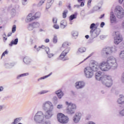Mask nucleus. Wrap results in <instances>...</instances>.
<instances>
[{
    "label": "nucleus",
    "mask_w": 124,
    "mask_h": 124,
    "mask_svg": "<svg viewBox=\"0 0 124 124\" xmlns=\"http://www.w3.org/2000/svg\"><path fill=\"white\" fill-rule=\"evenodd\" d=\"M90 33L91 34V36H92V38H95V37H96V36H97L96 33L93 31V29H91Z\"/></svg>",
    "instance_id": "26"
},
{
    "label": "nucleus",
    "mask_w": 124,
    "mask_h": 124,
    "mask_svg": "<svg viewBox=\"0 0 124 124\" xmlns=\"http://www.w3.org/2000/svg\"><path fill=\"white\" fill-rule=\"evenodd\" d=\"M90 57V56H89L88 57L86 58V59H85L83 61H82L81 62H80L79 64H81V63H83V62H85V61H86L87 60H88V59H89V58Z\"/></svg>",
    "instance_id": "53"
},
{
    "label": "nucleus",
    "mask_w": 124,
    "mask_h": 124,
    "mask_svg": "<svg viewBox=\"0 0 124 124\" xmlns=\"http://www.w3.org/2000/svg\"><path fill=\"white\" fill-rule=\"evenodd\" d=\"M11 35H12V32H9V33H8L7 36H8V37H9V36H11Z\"/></svg>",
    "instance_id": "60"
},
{
    "label": "nucleus",
    "mask_w": 124,
    "mask_h": 124,
    "mask_svg": "<svg viewBox=\"0 0 124 124\" xmlns=\"http://www.w3.org/2000/svg\"><path fill=\"white\" fill-rule=\"evenodd\" d=\"M119 97L120 98L117 100V103H118V104H121V105L124 104V95L120 94Z\"/></svg>",
    "instance_id": "18"
},
{
    "label": "nucleus",
    "mask_w": 124,
    "mask_h": 124,
    "mask_svg": "<svg viewBox=\"0 0 124 124\" xmlns=\"http://www.w3.org/2000/svg\"><path fill=\"white\" fill-rule=\"evenodd\" d=\"M122 81L123 83H124V72L123 73L122 76Z\"/></svg>",
    "instance_id": "52"
},
{
    "label": "nucleus",
    "mask_w": 124,
    "mask_h": 124,
    "mask_svg": "<svg viewBox=\"0 0 124 124\" xmlns=\"http://www.w3.org/2000/svg\"><path fill=\"white\" fill-rule=\"evenodd\" d=\"M53 43H57L58 42V37L57 36V35H54V37L53 39Z\"/></svg>",
    "instance_id": "35"
},
{
    "label": "nucleus",
    "mask_w": 124,
    "mask_h": 124,
    "mask_svg": "<svg viewBox=\"0 0 124 124\" xmlns=\"http://www.w3.org/2000/svg\"><path fill=\"white\" fill-rule=\"evenodd\" d=\"M89 37V36L88 35H85V38H86V39H88Z\"/></svg>",
    "instance_id": "64"
},
{
    "label": "nucleus",
    "mask_w": 124,
    "mask_h": 124,
    "mask_svg": "<svg viewBox=\"0 0 124 124\" xmlns=\"http://www.w3.org/2000/svg\"><path fill=\"white\" fill-rule=\"evenodd\" d=\"M69 51H70V48L67 47L64 51L62 52L59 57V59L60 60H62V61H67V60H69L68 59L64 58V57L67 55V53H69Z\"/></svg>",
    "instance_id": "12"
},
{
    "label": "nucleus",
    "mask_w": 124,
    "mask_h": 124,
    "mask_svg": "<svg viewBox=\"0 0 124 124\" xmlns=\"http://www.w3.org/2000/svg\"><path fill=\"white\" fill-rule=\"evenodd\" d=\"M16 63L15 62H12L10 64H5V66L7 67V68H10L11 67H13V66H14Z\"/></svg>",
    "instance_id": "29"
},
{
    "label": "nucleus",
    "mask_w": 124,
    "mask_h": 124,
    "mask_svg": "<svg viewBox=\"0 0 124 124\" xmlns=\"http://www.w3.org/2000/svg\"><path fill=\"white\" fill-rule=\"evenodd\" d=\"M68 42H66L62 44V47H63V48H66L67 47H68Z\"/></svg>",
    "instance_id": "39"
},
{
    "label": "nucleus",
    "mask_w": 124,
    "mask_h": 124,
    "mask_svg": "<svg viewBox=\"0 0 124 124\" xmlns=\"http://www.w3.org/2000/svg\"><path fill=\"white\" fill-rule=\"evenodd\" d=\"M12 31L13 33L15 32L16 31V25H13L12 29Z\"/></svg>",
    "instance_id": "43"
},
{
    "label": "nucleus",
    "mask_w": 124,
    "mask_h": 124,
    "mask_svg": "<svg viewBox=\"0 0 124 124\" xmlns=\"http://www.w3.org/2000/svg\"><path fill=\"white\" fill-rule=\"evenodd\" d=\"M33 20H35V18L34 17V16H32V15L31 14H29L27 16L25 21L26 22H27V23H29V22H32Z\"/></svg>",
    "instance_id": "17"
},
{
    "label": "nucleus",
    "mask_w": 124,
    "mask_h": 124,
    "mask_svg": "<svg viewBox=\"0 0 124 124\" xmlns=\"http://www.w3.org/2000/svg\"><path fill=\"white\" fill-rule=\"evenodd\" d=\"M11 15L13 17H14L16 15V10L15 9H12L11 10Z\"/></svg>",
    "instance_id": "36"
},
{
    "label": "nucleus",
    "mask_w": 124,
    "mask_h": 124,
    "mask_svg": "<svg viewBox=\"0 0 124 124\" xmlns=\"http://www.w3.org/2000/svg\"><path fill=\"white\" fill-rule=\"evenodd\" d=\"M58 122L61 124H67L68 123V117L62 113H58L57 115Z\"/></svg>",
    "instance_id": "8"
},
{
    "label": "nucleus",
    "mask_w": 124,
    "mask_h": 124,
    "mask_svg": "<svg viewBox=\"0 0 124 124\" xmlns=\"http://www.w3.org/2000/svg\"><path fill=\"white\" fill-rule=\"evenodd\" d=\"M58 5L59 6H62V1H60L59 2Z\"/></svg>",
    "instance_id": "55"
},
{
    "label": "nucleus",
    "mask_w": 124,
    "mask_h": 124,
    "mask_svg": "<svg viewBox=\"0 0 124 124\" xmlns=\"http://www.w3.org/2000/svg\"><path fill=\"white\" fill-rule=\"evenodd\" d=\"M84 73L85 77L89 79L93 78V77L94 75V73L88 67H86L84 68Z\"/></svg>",
    "instance_id": "9"
},
{
    "label": "nucleus",
    "mask_w": 124,
    "mask_h": 124,
    "mask_svg": "<svg viewBox=\"0 0 124 124\" xmlns=\"http://www.w3.org/2000/svg\"><path fill=\"white\" fill-rule=\"evenodd\" d=\"M3 87L0 86V92H2V91H3Z\"/></svg>",
    "instance_id": "61"
},
{
    "label": "nucleus",
    "mask_w": 124,
    "mask_h": 124,
    "mask_svg": "<svg viewBox=\"0 0 124 124\" xmlns=\"http://www.w3.org/2000/svg\"><path fill=\"white\" fill-rule=\"evenodd\" d=\"M53 100H54V101H57L58 100V97L54 96L53 97Z\"/></svg>",
    "instance_id": "58"
},
{
    "label": "nucleus",
    "mask_w": 124,
    "mask_h": 124,
    "mask_svg": "<svg viewBox=\"0 0 124 124\" xmlns=\"http://www.w3.org/2000/svg\"><path fill=\"white\" fill-rule=\"evenodd\" d=\"M29 75V73H26L24 74H22L21 75H19V76H17V78L19 79L20 77H24L25 76H28Z\"/></svg>",
    "instance_id": "32"
},
{
    "label": "nucleus",
    "mask_w": 124,
    "mask_h": 124,
    "mask_svg": "<svg viewBox=\"0 0 124 124\" xmlns=\"http://www.w3.org/2000/svg\"><path fill=\"white\" fill-rule=\"evenodd\" d=\"M75 87L76 89L79 90L80 89H83L85 87V82L83 81H79L75 83Z\"/></svg>",
    "instance_id": "16"
},
{
    "label": "nucleus",
    "mask_w": 124,
    "mask_h": 124,
    "mask_svg": "<svg viewBox=\"0 0 124 124\" xmlns=\"http://www.w3.org/2000/svg\"><path fill=\"white\" fill-rule=\"evenodd\" d=\"M54 0H48V2H49L50 3H51V4L54 2Z\"/></svg>",
    "instance_id": "57"
},
{
    "label": "nucleus",
    "mask_w": 124,
    "mask_h": 124,
    "mask_svg": "<svg viewBox=\"0 0 124 124\" xmlns=\"http://www.w3.org/2000/svg\"><path fill=\"white\" fill-rule=\"evenodd\" d=\"M77 18V13H75V14L72 15L69 17L70 21H72V20L74 19H76Z\"/></svg>",
    "instance_id": "28"
},
{
    "label": "nucleus",
    "mask_w": 124,
    "mask_h": 124,
    "mask_svg": "<svg viewBox=\"0 0 124 124\" xmlns=\"http://www.w3.org/2000/svg\"><path fill=\"white\" fill-rule=\"evenodd\" d=\"M41 16V14L40 12H37L35 13L34 16H33V17H34L35 19H38V18H40V16Z\"/></svg>",
    "instance_id": "30"
},
{
    "label": "nucleus",
    "mask_w": 124,
    "mask_h": 124,
    "mask_svg": "<svg viewBox=\"0 0 124 124\" xmlns=\"http://www.w3.org/2000/svg\"><path fill=\"white\" fill-rule=\"evenodd\" d=\"M22 3L23 5H26L28 3V1L26 0H22Z\"/></svg>",
    "instance_id": "47"
},
{
    "label": "nucleus",
    "mask_w": 124,
    "mask_h": 124,
    "mask_svg": "<svg viewBox=\"0 0 124 124\" xmlns=\"http://www.w3.org/2000/svg\"><path fill=\"white\" fill-rule=\"evenodd\" d=\"M45 48V46H39L37 48V51L38 52L40 50V49H44Z\"/></svg>",
    "instance_id": "46"
},
{
    "label": "nucleus",
    "mask_w": 124,
    "mask_h": 124,
    "mask_svg": "<svg viewBox=\"0 0 124 124\" xmlns=\"http://www.w3.org/2000/svg\"><path fill=\"white\" fill-rule=\"evenodd\" d=\"M53 27L54 28V29H56V30H59V29H60V27L59 26V25L57 24H55L53 26Z\"/></svg>",
    "instance_id": "49"
},
{
    "label": "nucleus",
    "mask_w": 124,
    "mask_h": 124,
    "mask_svg": "<svg viewBox=\"0 0 124 124\" xmlns=\"http://www.w3.org/2000/svg\"><path fill=\"white\" fill-rule=\"evenodd\" d=\"M99 67L102 71H108L110 68L117 69L118 67L117 59L113 56H110L107 59V61H103L100 63Z\"/></svg>",
    "instance_id": "1"
},
{
    "label": "nucleus",
    "mask_w": 124,
    "mask_h": 124,
    "mask_svg": "<svg viewBox=\"0 0 124 124\" xmlns=\"http://www.w3.org/2000/svg\"><path fill=\"white\" fill-rule=\"evenodd\" d=\"M110 54H112L113 53H116L117 51V47L116 46H114L112 47H110Z\"/></svg>",
    "instance_id": "25"
},
{
    "label": "nucleus",
    "mask_w": 124,
    "mask_h": 124,
    "mask_svg": "<svg viewBox=\"0 0 124 124\" xmlns=\"http://www.w3.org/2000/svg\"><path fill=\"white\" fill-rule=\"evenodd\" d=\"M44 2H45V0H41L39 1L37 6L38 7H40V6H41V5H42Z\"/></svg>",
    "instance_id": "34"
},
{
    "label": "nucleus",
    "mask_w": 124,
    "mask_h": 124,
    "mask_svg": "<svg viewBox=\"0 0 124 124\" xmlns=\"http://www.w3.org/2000/svg\"><path fill=\"white\" fill-rule=\"evenodd\" d=\"M8 54V52H7V50H6L5 51H4L1 55V59H2L3 57H4V56H5V55H7Z\"/></svg>",
    "instance_id": "44"
},
{
    "label": "nucleus",
    "mask_w": 124,
    "mask_h": 124,
    "mask_svg": "<svg viewBox=\"0 0 124 124\" xmlns=\"http://www.w3.org/2000/svg\"><path fill=\"white\" fill-rule=\"evenodd\" d=\"M49 93V91L47 90H43L39 93V94H44L45 93Z\"/></svg>",
    "instance_id": "37"
},
{
    "label": "nucleus",
    "mask_w": 124,
    "mask_h": 124,
    "mask_svg": "<svg viewBox=\"0 0 124 124\" xmlns=\"http://www.w3.org/2000/svg\"><path fill=\"white\" fill-rule=\"evenodd\" d=\"M88 67H89L94 73L98 71L100 67L97 62L92 63V64H91L90 66Z\"/></svg>",
    "instance_id": "13"
},
{
    "label": "nucleus",
    "mask_w": 124,
    "mask_h": 124,
    "mask_svg": "<svg viewBox=\"0 0 124 124\" xmlns=\"http://www.w3.org/2000/svg\"><path fill=\"white\" fill-rule=\"evenodd\" d=\"M44 49L46 53V54H49L50 53V48H49V47H45Z\"/></svg>",
    "instance_id": "42"
},
{
    "label": "nucleus",
    "mask_w": 124,
    "mask_h": 124,
    "mask_svg": "<svg viewBox=\"0 0 124 124\" xmlns=\"http://www.w3.org/2000/svg\"><path fill=\"white\" fill-rule=\"evenodd\" d=\"M80 5H75L74 7H76L77 8H79L80 7Z\"/></svg>",
    "instance_id": "59"
},
{
    "label": "nucleus",
    "mask_w": 124,
    "mask_h": 124,
    "mask_svg": "<svg viewBox=\"0 0 124 124\" xmlns=\"http://www.w3.org/2000/svg\"><path fill=\"white\" fill-rule=\"evenodd\" d=\"M68 12V11L67 10H65L63 13H62V17L64 19H65L66 18V14H67V13Z\"/></svg>",
    "instance_id": "33"
},
{
    "label": "nucleus",
    "mask_w": 124,
    "mask_h": 124,
    "mask_svg": "<svg viewBox=\"0 0 124 124\" xmlns=\"http://www.w3.org/2000/svg\"><path fill=\"white\" fill-rule=\"evenodd\" d=\"M23 62L25 63H26V64H30V62H31V60L30 58L25 57L23 59Z\"/></svg>",
    "instance_id": "22"
},
{
    "label": "nucleus",
    "mask_w": 124,
    "mask_h": 124,
    "mask_svg": "<svg viewBox=\"0 0 124 124\" xmlns=\"http://www.w3.org/2000/svg\"><path fill=\"white\" fill-rule=\"evenodd\" d=\"M22 121V117L17 118L14 119V122L11 124H17Z\"/></svg>",
    "instance_id": "23"
},
{
    "label": "nucleus",
    "mask_w": 124,
    "mask_h": 124,
    "mask_svg": "<svg viewBox=\"0 0 124 124\" xmlns=\"http://www.w3.org/2000/svg\"><path fill=\"white\" fill-rule=\"evenodd\" d=\"M105 14H103L102 15H101V16L99 17L100 19H102V18H103V17H104Z\"/></svg>",
    "instance_id": "62"
},
{
    "label": "nucleus",
    "mask_w": 124,
    "mask_h": 124,
    "mask_svg": "<svg viewBox=\"0 0 124 124\" xmlns=\"http://www.w3.org/2000/svg\"><path fill=\"white\" fill-rule=\"evenodd\" d=\"M82 117V113L80 112H77L73 117V121L75 124H77L80 122Z\"/></svg>",
    "instance_id": "11"
},
{
    "label": "nucleus",
    "mask_w": 124,
    "mask_h": 124,
    "mask_svg": "<svg viewBox=\"0 0 124 124\" xmlns=\"http://www.w3.org/2000/svg\"><path fill=\"white\" fill-rule=\"evenodd\" d=\"M52 5V4L49 2H48L46 3V9H49V8H50L51 7V6Z\"/></svg>",
    "instance_id": "41"
},
{
    "label": "nucleus",
    "mask_w": 124,
    "mask_h": 124,
    "mask_svg": "<svg viewBox=\"0 0 124 124\" xmlns=\"http://www.w3.org/2000/svg\"><path fill=\"white\" fill-rule=\"evenodd\" d=\"M66 26H67V22H66V20H63L61 22L60 27L61 29H65Z\"/></svg>",
    "instance_id": "19"
},
{
    "label": "nucleus",
    "mask_w": 124,
    "mask_h": 124,
    "mask_svg": "<svg viewBox=\"0 0 124 124\" xmlns=\"http://www.w3.org/2000/svg\"><path fill=\"white\" fill-rule=\"evenodd\" d=\"M93 31L95 32L96 34H97V36L98 35H99V33H100V29H96L93 30Z\"/></svg>",
    "instance_id": "38"
},
{
    "label": "nucleus",
    "mask_w": 124,
    "mask_h": 124,
    "mask_svg": "<svg viewBox=\"0 0 124 124\" xmlns=\"http://www.w3.org/2000/svg\"><path fill=\"white\" fill-rule=\"evenodd\" d=\"M47 55H48V58H49V59H51L52 57H54V54L52 53H48L47 54Z\"/></svg>",
    "instance_id": "48"
},
{
    "label": "nucleus",
    "mask_w": 124,
    "mask_h": 124,
    "mask_svg": "<svg viewBox=\"0 0 124 124\" xmlns=\"http://www.w3.org/2000/svg\"><path fill=\"white\" fill-rule=\"evenodd\" d=\"M110 21L111 24H117L118 21L117 20V17L114 15V13L111 12L110 15Z\"/></svg>",
    "instance_id": "15"
},
{
    "label": "nucleus",
    "mask_w": 124,
    "mask_h": 124,
    "mask_svg": "<svg viewBox=\"0 0 124 124\" xmlns=\"http://www.w3.org/2000/svg\"><path fill=\"white\" fill-rule=\"evenodd\" d=\"M55 93L58 96V98L61 99L62 96H63V93L62 91V90H58L55 92Z\"/></svg>",
    "instance_id": "20"
},
{
    "label": "nucleus",
    "mask_w": 124,
    "mask_h": 124,
    "mask_svg": "<svg viewBox=\"0 0 124 124\" xmlns=\"http://www.w3.org/2000/svg\"><path fill=\"white\" fill-rule=\"evenodd\" d=\"M80 5V6L83 7V6H84V5H85V4H84V2H81Z\"/></svg>",
    "instance_id": "63"
},
{
    "label": "nucleus",
    "mask_w": 124,
    "mask_h": 124,
    "mask_svg": "<svg viewBox=\"0 0 124 124\" xmlns=\"http://www.w3.org/2000/svg\"><path fill=\"white\" fill-rule=\"evenodd\" d=\"M52 75V73L49 74V75L47 76H45L44 77H41V78L38 79V81H39L40 80H43L44 79H46V78H48V77H49V76H51Z\"/></svg>",
    "instance_id": "31"
},
{
    "label": "nucleus",
    "mask_w": 124,
    "mask_h": 124,
    "mask_svg": "<svg viewBox=\"0 0 124 124\" xmlns=\"http://www.w3.org/2000/svg\"><path fill=\"white\" fill-rule=\"evenodd\" d=\"M44 113L42 111L37 112L34 117V120L38 124H41L44 122Z\"/></svg>",
    "instance_id": "6"
},
{
    "label": "nucleus",
    "mask_w": 124,
    "mask_h": 124,
    "mask_svg": "<svg viewBox=\"0 0 124 124\" xmlns=\"http://www.w3.org/2000/svg\"><path fill=\"white\" fill-rule=\"evenodd\" d=\"M78 31H73L72 32V35H73L74 38H77V37H78Z\"/></svg>",
    "instance_id": "27"
},
{
    "label": "nucleus",
    "mask_w": 124,
    "mask_h": 124,
    "mask_svg": "<svg viewBox=\"0 0 124 124\" xmlns=\"http://www.w3.org/2000/svg\"><path fill=\"white\" fill-rule=\"evenodd\" d=\"M104 26H105V23H104V22H101V23L100 24L101 28H103V27H104Z\"/></svg>",
    "instance_id": "51"
},
{
    "label": "nucleus",
    "mask_w": 124,
    "mask_h": 124,
    "mask_svg": "<svg viewBox=\"0 0 124 124\" xmlns=\"http://www.w3.org/2000/svg\"><path fill=\"white\" fill-rule=\"evenodd\" d=\"M95 77L96 80L101 81L103 85H104L106 87H108V88H110L113 84V80H112L111 76L107 75L102 76V73L100 71L95 73Z\"/></svg>",
    "instance_id": "2"
},
{
    "label": "nucleus",
    "mask_w": 124,
    "mask_h": 124,
    "mask_svg": "<svg viewBox=\"0 0 124 124\" xmlns=\"http://www.w3.org/2000/svg\"><path fill=\"white\" fill-rule=\"evenodd\" d=\"M94 27H95V24L92 23L90 26V29H91L92 30H93V29Z\"/></svg>",
    "instance_id": "50"
},
{
    "label": "nucleus",
    "mask_w": 124,
    "mask_h": 124,
    "mask_svg": "<svg viewBox=\"0 0 124 124\" xmlns=\"http://www.w3.org/2000/svg\"><path fill=\"white\" fill-rule=\"evenodd\" d=\"M112 35L114 36V43L116 45H119L123 41V36L121 35L119 31H116L113 32Z\"/></svg>",
    "instance_id": "5"
},
{
    "label": "nucleus",
    "mask_w": 124,
    "mask_h": 124,
    "mask_svg": "<svg viewBox=\"0 0 124 124\" xmlns=\"http://www.w3.org/2000/svg\"><path fill=\"white\" fill-rule=\"evenodd\" d=\"M85 52H86V48L84 47H80L78 49L77 52V54L79 55V53H85Z\"/></svg>",
    "instance_id": "21"
},
{
    "label": "nucleus",
    "mask_w": 124,
    "mask_h": 124,
    "mask_svg": "<svg viewBox=\"0 0 124 124\" xmlns=\"http://www.w3.org/2000/svg\"><path fill=\"white\" fill-rule=\"evenodd\" d=\"M57 109H62L63 108V105L59 104L57 106Z\"/></svg>",
    "instance_id": "40"
},
{
    "label": "nucleus",
    "mask_w": 124,
    "mask_h": 124,
    "mask_svg": "<svg viewBox=\"0 0 124 124\" xmlns=\"http://www.w3.org/2000/svg\"><path fill=\"white\" fill-rule=\"evenodd\" d=\"M52 21L53 23H57V18H53L52 19Z\"/></svg>",
    "instance_id": "54"
},
{
    "label": "nucleus",
    "mask_w": 124,
    "mask_h": 124,
    "mask_svg": "<svg viewBox=\"0 0 124 124\" xmlns=\"http://www.w3.org/2000/svg\"><path fill=\"white\" fill-rule=\"evenodd\" d=\"M40 27V23L38 22H34L30 23L27 27L29 31H32L33 29H37Z\"/></svg>",
    "instance_id": "10"
},
{
    "label": "nucleus",
    "mask_w": 124,
    "mask_h": 124,
    "mask_svg": "<svg viewBox=\"0 0 124 124\" xmlns=\"http://www.w3.org/2000/svg\"><path fill=\"white\" fill-rule=\"evenodd\" d=\"M17 44H18V38H16V39L12 40L9 44V46H12L13 45H17Z\"/></svg>",
    "instance_id": "24"
},
{
    "label": "nucleus",
    "mask_w": 124,
    "mask_h": 124,
    "mask_svg": "<svg viewBox=\"0 0 124 124\" xmlns=\"http://www.w3.org/2000/svg\"><path fill=\"white\" fill-rule=\"evenodd\" d=\"M92 0H89L88 1L87 5H88V7L89 8H90L91 7V3H92Z\"/></svg>",
    "instance_id": "45"
},
{
    "label": "nucleus",
    "mask_w": 124,
    "mask_h": 124,
    "mask_svg": "<svg viewBox=\"0 0 124 124\" xmlns=\"http://www.w3.org/2000/svg\"><path fill=\"white\" fill-rule=\"evenodd\" d=\"M50 42V40H49L48 39H46L45 40V42H46V43H48V42Z\"/></svg>",
    "instance_id": "56"
},
{
    "label": "nucleus",
    "mask_w": 124,
    "mask_h": 124,
    "mask_svg": "<svg viewBox=\"0 0 124 124\" xmlns=\"http://www.w3.org/2000/svg\"><path fill=\"white\" fill-rule=\"evenodd\" d=\"M115 16L118 19H122L124 17V10L123 7L117 6L114 10Z\"/></svg>",
    "instance_id": "7"
},
{
    "label": "nucleus",
    "mask_w": 124,
    "mask_h": 124,
    "mask_svg": "<svg viewBox=\"0 0 124 124\" xmlns=\"http://www.w3.org/2000/svg\"><path fill=\"white\" fill-rule=\"evenodd\" d=\"M42 108L46 111L45 118L46 119H51V117L54 116V105L49 101H47L43 103Z\"/></svg>",
    "instance_id": "3"
},
{
    "label": "nucleus",
    "mask_w": 124,
    "mask_h": 124,
    "mask_svg": "<svg viewBox=\"0 0 124 124\" xmlns=\"http://www.w3.org/2000/svg\"><path fill=\"white\" fill-rule=\"evenodd\" d=\"M65 104L68 106L66 109V113L68 115H73L75 114V110L77 108L76 105L72 103H69L68 102H66Z\"/></svg>",
    "instance_id": "4"
},
{
    "label": "nucleus",
    "mask_w": 124,
    "mask_h": 124,
    "mask_svg": "<svg viewBox=\"0 0 124 124\" xmlns=\"http://www.w3.org/2000/svg\"><path fill=\"white\" fill-rule=\"evenodd\" d=\"M111 49H110V47H105L103 48L101 51L102 55H111Z\"/></svg>",
    "instance_id": "14"
}]
</instances>
